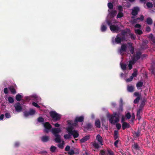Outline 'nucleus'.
Instances as JSON below:
<instances>
[{
	"mask_svg": "<svg viewBox=\"0 0 155 155\" xmlns=\"http://www.w3.org/2000/svg\"><path fill=\"white\" fill-rule=\"evenodd\" d=\"M61 131L60 128H54L52 129L51 132L55 137L54 140L56 143H60L61 142V135L58 134Z\"/></svg>",
	"mask_w": 155,
	"mask_h": 155,
	"instance_id": "nucleus-1",
	"label": "nucleus"
},
{
	"mask_svg": "<svg viewBox=\"0 0 155 155\" xmlns=\"http://www.w3.org/2000/svg\"><path fill=\"white\" fill-rule=\"evenodd\" d=\"M119 114L116 112L114 113L111 115H107V117L109 118L110 123L112 124H115L119 121Z\"/></svg>",
	"mask_w": 155,
	"mask_h": 155,
	"instance_id": "nucleus-2",
	"label": "nucleus"
},
{
	"mask_svg": "<svg viewBox=\"0 0 155 155\" xmlns=\"http://www.w3.org/2000/svg\"><path fill=\"white\" fill-rule=\"evenodd\" d=\"M74 128L72 126H70L66 128V130L68 133L70 134L71 135H73L74 138L75 139L79 137V134L78 131L74 130Z\"/></svg>",
	"mask_w": 155,
	"mask_h": 155,
	"instance_id": "nucleus-3",
	"label": "nucleus"
},
{
	"mask_svg": "<svg viewBox=\"0 0 155 155\" xmlns=\"http://www.w3.org/2000/svg\"><path fill=\"white\" fill-rule=\"evenodd\" d=\"M49 114L54 122L59 120L61 118V115L54 111H51L49 112Z\"/></svg>",
	"mask_w": 155,
	"mask_h": 155,
	"instance_id": "nucleus-4",
	"label": "nucleus"
},
{
	"mask_svg": "<svg viewBox=\"0 0 155 155\" xmlns=\"http://www.w3.org/2000/svg\"><path fill=\"white\" fill-rule=\"evenodd\" d=\"M126 37L125 36H122L120 34H117L115 38V41L116 43L119 44L123 41L125 40Z\"/></svg>",
	"mask_w": 155,
	"mask_h": 155,
	"instance_id": "nucleus-5",
	"label": "nucleus"
},
{
	"mask_svg": "<svg viewBox=\"0 0 155 155\" xmlns=\"http://www.w3.org/2000/svg\"><path fill=\"white\" fill-rule=\"evenodd\" d=\"M106 151L107 153L104 150H101L99 155H114V153L110 148H107Z\"/></svg>",
	"mask_w": 155,
	"mask_h": 155,
	"instance_id": "nucleus-6",
	"label": "nucleus"
},
{
	"mask_svg": "<svg viewBox=\"0 0 155 155\" xmlns=\"http://www.w3.org/2000/svg\"><path fill=\"white\" fill-rule=\"evenodd\" d=\"M110 30L113 32H115L117 33H119L121 31L120 28L117 25H112L110 26Z\"/></svg>",
	"mask_w": 155,
	"mask_h": 155,
	"instance_id": "nucleus-7",
	"label": "nucleus"
},
{
	"mask_svg": "<svg viewBox=\"0 0 155 155\" xmlns=\"http://www.w3.org/2000/svg\"><path fill=\"white\" fill-rule=\"evenodd\" d=\"M142 54L141 52L139 51L136 52L135 54H134L132 58V60L136 62L140 58L141 55Z\"/></svg>",
	"mask_w": 155,
	"mask_h": 155,
	"instance_id": "nucleus-8",
	"label": "nucleus"
},
{
	"mask_svg": "<svg viewBox=\"0 0 155 155\" xmlns=\"http://www.w3.org/2000/svg\"><path fill=\"white\" fill-rule=\"evenodd\" d=\"M144 17L143 15H140V17H138L134 19L133 20L131 21V22L132 24H134L135 23H138L140 22V21H142L144 20Z\"/></svg>",
	"mask_w": 155,
	"mask_h": 155,
	"instance_id": "nucleus-9",
	"label": "nucleus"
},
{
	"mask_svg": "<svg viewBox=\"0 0 155 155\" xmlns=\"http://www.w3.org/2000/svg\"><path fill=\"white\" fill-rule=\"evenodd\" d=\"M16 111L18 112H21L22 110V107L19 102H17L14 105Z\"/></svg>",
	"mask_w": 155,
	"mask_h": 155,
	"instance_id": "nucleus-10",
	"label": "nucleus"
},
{
	"mask_svg": "<svg viewBox=\"0 0 155 155\" xmlns=\"http://www.w3.org/2000/svg\"><path fill=\"white\" fill-rule=\"evenodd\" d=\"M44 127L45 128L44 131L46 133H48L49 132V130L52 128L51 125L48 122H46L44 123Z\"/></svg>",
	"mask_w": 155,
	"mask_h": 155,
	"instance_id": "nucleus-11",
	"label": "nucleus"
},
{
	"mask_svg": "<svg viewBox=\"0 0 155 155\" xmlns=\"http://www.w3.org/2000/svg\"><path fill=\"white\" fill-rule=\"evenodd\" d=\"M140 11V9L139 7H135L132 10L131 14L133 16H135L138 14Z\"/></svg>",
	"mask_w": 155,
	"mask_h": 155,
	"instance_id": "nucleus-12",
	"label": "nucleus"
},
{
	"mask_svg": "<svg viewBox=\"0 0 155 155\" xmlns=\"http://www.w3.org/2000/svg\"><path fill=\"white\" fill-rule=\"evenodd\" d=\"M76 122H83L84 120V117L83 116L77 117L75 119Z\"/></svg>",
	"mask_w": 155,
	"mask_h": 155,
	"instance_id": "nucleus-13",
	"label": "nucleus"
},
{
	"mask_svg": "<svg viewBox=\"0 0 155 155\" xmlns=\"http://www.w3.org/2000/svg\"><path fill=\"white\" fill-rule=\"evenodd\" d=\"M96 140L98 142L99 144L101 145H103V139L101 136L99 135L98 134L96 137Z\"/></svg>",
	"mask_w": 155,
	"mask_h": 155,
	"instance_id": "nucleus-14",
	"label": "nucleus"
},
{
	"mask_svg": "<svg viewBox=\"0 0 155 155\" xmlns=\"http://www.w3.org/2000/svg\"><path fill=\"white\" fill-rule=\"evenodd\" d=\"M127 49V47L126 45L125 44H123L121 46V48L120 50V52L121 55H122V52H125L126 51Z\"/></svg>",
	"mask_w": 155,
	"mask_h": 155,
	"instance_id": "nucleus-15",
	"label": "nucleus"
},
{
	"mask_svg": "<svg viewBox=\"0 0 155 155\" xmlns=\"http://www.w3.org/2000/svg\"><path fill=\"white\" fill-rule=\"evenodd\" d=\"M130 124L127 122H123L122 123V127L123 130H124L126 128H130Z\"/></svg>",
	"mask_w": 155,
	"mask_h": 155,
	"instance_id": "nucleus-16",
	"label": "nucleus"
},
{
	"mask_svg": "<svg viewBox=\"0 0 155 155\" xmlns=\"http://www.w3.org/2000/svg\"><path fill=\"white\" fill-rule=\"evenodd\" d=\"M90 136L89 135L85 136L80 140L81 143H83L87 141L90 139Z\"/></svg>",
	"mask_w": 155,
	"mask_h": 155,
	"instance_id": "nucleus-17",
	"label": "nucleus"
},
{
	"mask_svg": "<svg viewBox=\"0 0 155 155\" xmlns=\"http://www.w3.org/2000/svg\"><path fill=\"white\" fill-rule=\"evenodd\" d=\"M8 88L10 90L12 94H15L16 93V90L14 87L13 86H10L8 87Z\"/></svg>",
	"mask_w": 155,
	"mask_h": 155,
	"instance_id": "nucleus-18",
	"label": "nucleus"
},
{
	"mask_svg": "<svg viewBox=\"0 0 155 155\" xmlns=\"http://www.w3.org/2000/svg\"><path fill=\"white\" fill-rule=\"evenodd\" d=\"M132 147L134 149L137 150H139L140 149V147L137 143H134L132 145Z\"/></svg>",
	"mask_w": 155,
	"mask_h": 155,
	"instance_id": "nucleus-19",
	"label": "nucleus"
},
{
	"mask_svg": "<svg viewBox=\"0 0 155 155\" xmlns=\"http://www.w3.org/2000/svg\"><path fill=\"white\" fill-rule=\"evenodd\" d=\"M135 62V61L133 60L129 61L128 66L129 67V70H131L132 68L133 65L134 64Z\"/></svg>",
	"mask_w": 155,
	"mask_h": 155,
	"instance_id": "nucleus-20",
	"label": "nucleus"
},
{
	"mask_svg": "<svg viewBox=\"0 0 155 155\" xmlns=\"http://www.w3.org/2000/svg\"><path fill=\"white\" fill-rule=\"evenodd\" d=\"M42 141L46 142L48 141L49 140V137L48 136H43L41 138Z\"/></svg>",
	"mask_w": 155,
	"mask_h": 155,
	"instance_id": "nucleus-21",
	"label": "nucleus"
},
{
	"mask_svg": "<svg viewBox=\"0 0 155 155\" xmlns=\"http://www.w3.org/2000/svg\"><path fill=\"white\" fill-rule=\"evenodd\" d=\"M134 87L133 86H128L127 91L129 92H133L134 91Z\"/></svg>",
	"mask_w": 155,
	"mask_h": 155,
	"instance_id": "nucleus-22",
	"label": "nucleus"
},
{
	"mask_svg": "<svg viewBox=\"0 0 155 155\" xmlns=\"http://www.w3.org/2000/svg\"><path fill=\"white\" fill-rule=\"evenodd\" d=\"M126 30L127 31H126L125 30H122L121 31L120 35H122V36H125L127 33V31H130V30L128 28H126Z\"/></svg>",
	"mask_w": 155,
	"mask_h": 155,
	"instance_id": "nucleus-23",
	"label": "nucleus"
},
{
	"mask_svg": "<svg viewBox=\"0 0 155 155\" xmlns=\"http://www.w3.org/2000/svg\"><path fill=\"white\" fill-rule=\"evenodd\" d=\"M92 145L94 148L97 149H98L100 147L99 144L95 141L93 142Z\"/></svg>",
	"mask_w": 155,
	"mask_h": 155,
	"instance_id": "nucleus-24",
	"label": "nucleus"
},
{
	"mask_svg": "<svg viewBox=\"0 0 155 155\" xmlns=\"http://www.w3.org/2000/svg\"><path fill=\"white\" fill-rule=\"evenodd\" d=\"M133 134L135 136V137H139L140 134V130H138L136 132L134 131Z\"/></svg>",
	"mask_w": 155,
	"mask_h": 155,
	"instance_id": "nucleus-25",
	"label": "nucleus"
},
{
	"mask_svg": "<svg viewBox=\"0 0 155 155\" xmlns=\"http://www.w3.org/2000/svg\"><path fill=\"white\" fill-rule=\"evenodd\" d=\"M95 125L98 128H100L101 127V122L99 120H97L95 121Z\"/></svg>",
	"mask_w": 155,
	"mask_h": 155,
	"instance_id": "nucleus-26",
	"label": "nucleus"
},
{
	"mask_svg": "<svg viewBox=\"0 0 155 155\" xmlns=\"http://www.w3.org/2000/svg\"><path fill=\"white\" fill-rule=\"evenodd\" d=\"M143 83L142 82L140 81L138 82L136 84V87L138 89H140V87L143 86Z\"/></svg>",
	"mask_w": 155,
	"mask_h": 155,
	"instance_id": "nucleus-27",
	"label": "nucleus"
},
{
	"mask_svg": "<svg viewBox=\"0 0 155 155\" xmlns=\"http://www.w3.org/2000/svg\"><path fill=\"white\" fill-rule=\"evenodd\" d=\"M146 22L148 24L151 25L153 24V20L150 17H148L146 19Z\"/></svg>",
	"mask_w": 155,
	"mask_h": 155,
	"instance_id": "nucleus-28",
	"label": "nucleus"
},
{
	"mask_svg": "<svg viewBox=\"0 0 155 155\" xmlns=\"http://www.w3.org/2000/svg\"><path fill=\"white\" fill-rule=\"evenodd\" d=\"M117 13V11L115 10H112L110 12V16L111 17H114Z\"/></svg>",
	"mask_w": 155,
	"mask_h": 155,
	"instance_id": "nucleus-29",
	"label": "nucleus"
},
{
	"mask_svg": "<svg viewBox=\"0 0 155 155\" xmlns=\"http://www.w3.org/2000/svg\"><path fill=\"white\" fill-rule=\"evenodd\" d=\"M22 97L23 96H22V95L19 94H18L16 96L15 98L17 101H19L21 100Z\"/></svg>",
	"mask_w": 155,
	"mask_h": 155,
	"instance_id": "nucleus-30",
	"label": "nucleus"
},
{
	"mask_svg": "<svg viewBox=\"0 0 155 155\" xmlns=\"http://www.w3.org/2000/svg\"><path fill=\"white\" fill-rule=\"evenodd\" d=\"M128 44L129 45V46H130L131 49L130 50V51L131 54H133L134 53V48L132 46V44L131 43H128Z\"/></svg>",
	"mask_w": 155,
	"mask_h": 155,
	"instance_id": "nucleus-31",
	"label": "nucleus"
},
{
	"mask_svg": "<svg viewBox=\"0 0 155 155\" xmlns=\"http://www.w3.org/2000/svg\"><path fill=\"white\" fill-rule=\"evenodd\" d=\"M76 153L74 152V150L72 149H70V150L68 152V154L69 155H73Z\"/></svg>",
	"mask_w": 155,
	"mask_h": 155,
	"instance_id": "nucleus-32",
	"label": "nucleus"
},
{
	"mask_svg": "<svg viewBox=\"0 0 155 155\" xmlns=\"http://www.w3.org/2000/svg\"><path fill=\"white\" fill-rule=\"evenodd\" d=\"M107 30V27L105 25H102L101 26V30L102 32L105 31Z\"/></svg>",
	"mask_w": 155,
	"mask_h": 155,
	"instance_id": "nucleus-33",
	"label": "nucleus"
},
{
	"mask_svg": "<svg viewBox=\"0 0 155 155\" xmlns=\"http://www.w3.org/2000/svg\"><path fill=\"white\" fill-rule=\"evenodd\" d=\"M118 131L115 130L114 131V138L115 140H116L118 138Z\"/></svg>",
	"mask_w": 155,
	"mask_h": 155,
	"instance_id": "nucleus-34",
	"label": "nucleus"
},
{
	"mask_svg": "<svg viewBox=\"0 0 155 155\" xmlns=\"http://www.w3.org/2000/svg\"><path fill=\"white\" fill-rule=\"evenodd\" d=\"M57 147H56L54 146H51L50 148V150L52 152L54 153Z\"/></svg>",
	"mask_w": 155,
	"mask_h": 155,
	"instance_id": "nucleus-35",
	"label": "nucleus"
},
{
	"mask_svg": "<svg viewBox=\"0 0 155 155\" xmlns=\"http://www.w3.org/2000/svg\"><path fill=\"white\" fill-rule=\"evenodd\" d=\"M146 5L148 8H151L153 7V4L152 2H147L146 3Z\"/></svg>",
	"mask_w": 155,
	"mask_h": 155,
	"instance_id": "nucleus-36",
	"label": "nucleus"
},
{
	"mask_svg": "<svg viewBox=\"0 0 155 155\" xmlns=\"http://www.w3.org/2000/svg\"><path fill=\"white\" fill-rule=\"evenodd\" d=\"M135 32L136 34H138L139 35H141L143 33V32L142 30L139 29H135Z\"/></svg>",
	"mask_w": 155,
	"mask_h": 155,
	"instance_id": "nucleus-37",
	"label": "nucleus"
},
{
	"mask_svg": "<svg viewBox=\"0 0 155 155\" xmlns=\"http://www.w3.org/2000/svg\"><path fill=\"white\" fill-rule=\"evenodd\" d=\"M71 136V134H70L68 133V134L64 135V137L65 139L67 140L70 138Z\"/></svg>",
	"mask_w": 155,
	"mask_h": 155,
	"instance_id": "nucleus-38",
	"label": "nucleus"
},
{
	"mask_svg": "<svg viewBox=\"0 0 155 155\" xmlns=\"http://www.w3.org/2000/svg\"><path fill=\"white\" fill-rule=\"evenodd\" d=\"M8 101L9 103L12 104L14 102V99L11 97H9L8 98Z\"/></svg>",
	"mask_w": 155,
	"mask_h": 155,
	"instance_id": "nucleus-39",
	"label": "nucleus"
},
{
	"mask_svg": "<svg viewBox=\"0 0 155 155\" xmlns=\"http://www.w3.org/2000/svg\"><path fill=\"white\" fill-rule=\"evenodd\" d=\"M140 99V97H137L134 100V103L135 104H137L139 102V101Z\"/></svg>",
	"mask_w": 155,
	"mask_h": 155,
	"instance_id": "nucleus-40",
	"label": "nucleus"
},
{
	"mask_svg": "<svg viewBox=\"0 0 155 155\" xmlns=\"http://www.w3.org/2000/svg\"><path fill=\"white\" fill-rule=\"evenodd\" d=\"M121 67L122 70H125L126 69V64H123V63H120Z\"/></svg>",
	"mask_w": 155,
	"mask_h": 155,
	"instance_id": "nucleus-41",
	"label": "nucleus"
},
{
	"mask_svg": "<svg viewBox=\"0 0 155 155\" xmlns=\"http://www.w3.org/2000/svg\"><path fill=\"white\" fill-rule=\"evenodd\" d=\"M107 6L110 9H112L114 7L113 4L111 2L108 3Z\"/></svg>",
	"mask_w": 155,
	"mask_h": 155,
	"instance_id": "nucleus-42",
	"label": "nucleus"
},
{
	"mask_svg": "<svg viewBox=\"0 0 155 155\" xmlns=\"http://www.w3.org/2000/svg\"><path fill=\"white\" fill-rule=\"evenodd\" d=\"M37 120L40 123H43L44 122V119L42 117H39L38 118Z\"/></svg>",
	"mask_w": 155,
	"mask_h": 155,
	"instance_id": "nucleus-43",
	"label": "nucleus"
},
{
	"mask_svg": "<svg viewBox=\"0 0 155 155\" xmlns=\"http://www.w3.org/2000/svg\"><path fill=\"white\" fill-rule=\"evenodd\" d=\"M137 75V70H134V72L132 73L131 76L134 78V77H136Z\"/></svg>",
	"mask_w": 155,
	"mask_h": 155,
	"instance_id": "nucleus-44",
	"label": "nucleus"
},
{
	"mask_svg": "<svg viewBox=\"0 0 155 155\" xmlns=\"http://www.w3.org/2000/svg\"><path fill=\"white\" fill-rule=\"evenodd\" d=\"M117 7L119 12H122V11H123V8L121 5H118Z\"/></svg>",
	"mask_w": 155,
	"mask_h": 155,
	"instance_id": "nucleus-45",
	"label": "nucleus"
},
{
	"mask_svg": "<svg viewBox=\"0 0 155 155\" xmlns=\"http://www.w3.org/2000/svg\"><path fill=\"white\" fill-rule=\"evenodd\" d=\"M124 14L122 12H119L117 15V18H120L123 17Z\"/></svg>",
	"mask_w": 155,
	"mask_h": 155,
	"instance_id": "nucleus-46",
	"label": "nucleus"
},
{
	"mask_svg": "<svg viewBox=\"0 0 155 155\" xmlns=\"http://www.w3.org/2000/svg\"><path fill=\"white\" fill-rule=\"evenodd\" d=\"M148 38H150L151 40H152L153 42H155L154 39V38L153 37V34H151L149 35L148 36Z\"/></svg>",
	"mask_w": 155,
	"mask_h": 155,
	"instance_id": "nucleus-47",
	"label": "nucleus"
},
{
	"mask_svg": "<svg viewBox=\"0 0 155 155\" xmlns=\"http://www.w3.org/2000/svg\"><path fill=\"white\" fill-rule=\"evenodd\" d=\"M126 117L128 119H130L131 117V114H130V112H128L126 114Z\"/></svg>",
	"mask_w": 155,
	"mask_h": 155,
	"instance_id": "nucleus-48",
	"label": "nucleus"
},
{
	"mask_svg": "<svg viewBox=\"0 0 155 155\" xmlns=\"http://www.w3.org/2000/svg\"><path fill=\"white\" fill-rule=\"evenodd\" d=\"M29 112L30 115H32L35 114V111L33 109H31Z\"/></svg>",
	"mask_w": 155,
	"mask_h": 155,
	"instance_id": "nucleus-49",
	"label": "nucleus"
},
{
	"mask_svg": "<svg viewBox=\"0 0 155 155\" xmlns=\"http://www.w3.org/2000/svg\"><path fill=\"white\" fill-rule=\"evenodd\" d=\"M129 35H130V38L132 40H135L136 38L135 35H134L133 34L130 33L129 34Z\"/></svg>",
	"mask_w": 155,
	"mask_h": 155,
	"instance_id": "nucleus-50",
	"label": "nucleus"
},
{
	"mask_svg": "<svg viewBox=\"0 0 155 155\" xmlns=\"http://www.w3.org/2000/svg\"><path fill=\"white\" fill-rule=\"evenodd\" d=\"M32 105L37 108H40V106L37 103L35 102H32Z\"/></svg>",
	"mask_w": 155,
	"mask_h": 155,
	"instance_id": "nucleus-51",
	"label": "nucleus"
},
{
	"mask_svg": "<svg viewBox=\"0 0 155 155\" xmlns=\"http://www.w3.org/2000/svg\"><path fill=\"white\" fill-rule=\"evenodd\" d=\"M133 78L132 77V76H131L129 78H127L126 79V81L127 82H130L132 80Z\"/></svg>",
	"mask_w": 155,
	"mask_h": 155,
	"instance_id": "nucleus-52",
	"label": "nucleus"
},
{
	"mask_svg": "<svg viewBox=\"0 0 155 155\" xmlns=\"http://www.w3.org/2000/svg\"><path fill=\"white\" fill-rule=\"evenodd\" d=\"M145 105V103L144 101H143L140 106V108H141L142 109L144 105Z\"/></svg>",
	"mask_w": 155,
	"mask_h": 155,
	"instance_id": "nucleus-53",
	"label": "nucleus"
},
{
	"mask_svg": "<svg viewBox=\"0 0 155 155\" xmlns=\"http://www.w3.org/2000/svg\"><path fill=\"white\" fill-rule=\"evenodd\" d=\"M29 115H30V114L29 112L25 111L24 112V115L25 117H27Z\"/></svg>",
	"mask_w": 155,
	"mask_h": 155,
	"instance_id": "nucleus-54",
	"label": "nucleus"
},
{
	"mask_svg": "<svg viewBox=\"0 0 155 155\" xmlns=\"http://www.w3.org/2000/svg\"><path fill=\"white\" fill-rule=\"evenodd\" d=\"M134 95L136 97H141V94H140L138 92H135L134 94Z\"/></svg>",
	"mask_w": 155,
	"mask_h": 155,
	"instance_id": "nucleus-55",
	"label": "nucleus"
},
{
	"mask_svg": "<svg viewBox=\"0 0 155 155\" xmlns=\"http://www.w3.org/2000/svg\"><path fill=\"white\" fill-rule=\"evenodd\" d=\"M64 143V142L63 141V142L62 143H60L58 145V147L61 149H63L64 147V146H63Z\"/></svg>",
	"mask_w": 155,
	"mask_h": 155,
	"instance_id": "nucleus-56",
	"label": "nucleus"
},
{
	"mask_svg": "<svg viewBox=\"0 0 155 155\" xmlns=\"http://www.w3.org/2000/svg\"><path fill=\"white\" fill-rule=\"evenodd\" d=\"M116 127L118 130H120L121 128V125L119 123L117 124H116Z\"/></svg>",
	"mask_w": 155,
	"mask_h": 155,
	"instance_id": "nucleus-57",
	"label": "nucleus"
},
{
	"mask_svg": "<svg viewBox=\"0 0 155 155\" xmlns=\"http://www.w3.org/2000/svg\"><path fill=\"white\" fill-rule=\"evenodd\" d=\"M86 127L87 128L89 129L91 128V124L90 123H88L86 124Z\"/></svg>",
	"mask_w": 155,
	"mask_h": 155,
	"instance_id": "nucleus-58",
	"label": "nucleus"
},
{
	"mask_svg": "<svg viewBox=\"0 0 155 155\" xmlns=\"http://www.w3.org/2000/svg\"><path fill=\"white\" fill-rule=\"evenodd\" d=\"M70 147L69 145H67L65 148L64 150L65 151H69L70 150Z\"/></svg>",
	"mask_w": 155,
	"mask_h": 155,
	"instance_id": "nucleus-59",
	"label": "nucleus"
},
{
	"mask_svg": "<svg viewBox=\"0 0 155 155\" xmlns=\"http://www.w3.org/2000/svg\"><path fill=\"white\" fill-rule=\"evenodd\" d=\"M5 116L6 118H9L10 117L11 115L9 113H7L5 114Z\"/></svg>",
	"mask_w": 155,
	"mask_h": 155,
	"instance_id": "nucleus-60",
	"label": "nucleus"
},
{
	"mask_svg": "<svg viewBox=\"0 0 155 155\" xmlns=\"http://www.w3.org/2000/svg\"><path fill=\"white\" fill-rule=\"evenodd\" d=\"M119 110L120 111H122L123 110V105L122 104H120Z\"/></svg>",
	"mask_w": 155,
	"mask_h": 155,
	"instance_id": "nucleus-61",
	"label": "nucleus"
},
{
	"mask_svg": "<svg viewBox=\"0 0 155 155\" xmlns=\"http://www.w3.org/2000/svg\"><path fill=\"white\" fill-rule=\"evenodd\" d=\"M3 91L5 94H7L8 93V89L7 87H5L4 88Z\"/></svg>",
	"mask_w": 155,
	"mask_h": 155,
	"instance_id": "nucleus-62",
	"label": "nucleus"
},
{
	"mask_svg": "<svg viewBox=\"0 0 155 155\" xmlns=\"http://www.w3.org/2000/svg\"><path fill=\"white\" fill-rule=\"evenodd\" d=\"M106 23L107 24L110 26L111 25H111V21L110 20H107L106 21Z\"/></svg>",
	"mask_w": 155,
	"mask_h": 155,
	"instance_id": "nucleus-63",
	"label": "nucleus"
},
{
	"mask_svg": "<svg viewBox=\"0 0 155 155\" xmlns=\"http://www.w3.org/2000/svg\"><path fill=\"white\" fill-rule=\"evenodd\" d=\"M78 122H75V120H74V123H72L71 126L72 127H73V126L76 127L78 125Z\"/></svg>",
	"mask_w": 155,
	"mask_h": 155,
	"instance_id": "nucleus-64",
	"label": "nucleus"
}]
</instances>
